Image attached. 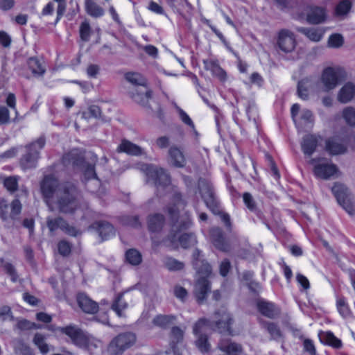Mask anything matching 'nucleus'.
I'll use <instances>...</instances> for the list:
<instances>
[{
	"label": "nucleus",
	"mask_w": 355,
	"mask_h": 355,
	"mask_svg": "<svg viewBox=\"0 0 355 355\" xmlns=\"http://www.w3.org/2000/svg\"><path fill=\"white\" fill-rule=\"evenodd\" d=\"M351 8V3L348 0L341 1L336 8L337 15H343L347 14Z\"/></svg>",
	"instance_id": "nucleus-57"
},
{
	"label": "nucleus",
	"mask_w": 355,
	"mask_h": 355,
	"mask_svg": "<svg viewBox=\"0 0 355 355\" xmlns=\"http://www.w3.org/2000/svg\"><path fill=\"white\" fill-rule=\"evenodd\" d=\"M320 137L307 135H305L301 143V147L304 155L311 156L315 151Z\"/></svg>",
	"instance_id": "nucleus-23"
},
{
	"label": "nucleus",
	"mask_w": 355,
	"mask_h": 355,
	"mask_svg": "<svg viewBox=\"0 0 355 355\" xmlns=\"http://www.w3.org/2000/svg\"><path fill=\"white\" fill-rule=\"evenodd\" d=\"M325 12L324 10L320 7H311L309 12L307 13V21L312 24H318L324 21Z\"/></svg>",
	"instance_id": "nucleus-29"
},
{
	"label": "nucleus",
	"mask_w": 355,
	"mask_h": 355,
	"mask_svg": "<svg viewBox=\"0 0 355 355\" xmlns=\"http://www.w3.org/2000/svg\"><path fill=\"white\" fill-rule=\"evenodd\" d=\"M21 211V204L18 199L14 200L10 206L5 200H0V218L4 222L10 223L15 220Z\"/></svg>",
	"instance_id": "nucleus-10"
},
{
	"label": "nucleus",
	"mask_w": 355,
	"mask_h": 355,
	"mask_svg": "<svg viewBox=\"0 0 355 355\" xmlns=\"http://www.w3.org/2000/svg\"><path fill=\"white\" fill-rule=\"evenodd\" d=\"M128 304L123 300V293H119L116 297L112 304V309L119 316H122V311L127 309Z\"/></svg>",
	"instance_id": "nucleus-44"
},
{
	"label": "nucleus",
	"mask_w": 355,
	"mask_h": 355,
	"mask_svg": "<svg viewBox=\"0 0 355 355\" xmlns=\"http://www.w3.org/2000/svg\"><path fill=\"white\" fill-rule=\"evenodd\" d=\"M89 228L96 230L102 240L107 239L115 234L113 225L107 221L96 222Z\"/></svg>",
	"instance_id": "nucleus-22"
},
{
	"label": "nucleus",
	"mask_w": 355,
	"mask_h": 355,
	"mask_svg": "<svg viewBox=\"0 0 355 355\" xmlns=\"http://www.w3.org/2000/svg\"><path fill=\"white\" fill-rule=\"evenodd\" d=\"M207 327H211V321L205 318H201L194 324L193 332L196 336L203 334L202 331H205Z\"/></svg>",
	"instance_id": "nucleus-50"
},
{
	"label": "nucleus",
	"mask_w": 355,
	"mask_h": 355,
	"mask_svg": "<svg viewBox=\"0 0 355 355\" xmlns=\"http://www.w3.org/2000/svg\"><path fill=\"white\" fill-rule=\"evenodd\" d=\"M343 71L340 68L328 67L323 69L320 83L323 86L324 92H329L335 89L340 83Z\"/></svg>",
	"instance_id": "nucleus-8"
},
{
	"label": "nucleus",
	"mask_w": 355,
	"mask_h": 355,
	"mask_svg": "<svg viewBox=\"0 0 355 355\" xmlns=\"http://www.w3.org/2000/svg\"><path fill=\"white\" fill-rule=\"evenodd\" d=\"M211 321V328L218 331L220 334L233 335L232 324L233 319L230 313L225 307L216 310Z\"/></svg>",
	"instance_id": "nucleus-4"
},
{
	"label": "nucleus",
	"mask_w": 355,
	"mask_h": 355,
	"mask_svg": "<svg viewBox=\"0 0 355 355\" xmlns=\"http://www.w3.org/2000/svg\"><path fill=\"white\" fill-rule=\"evenodd\" d=\"M116 150L119 153H125L128 155L133 156H138L143 154V149L140 146L126 139L121 141Z\"/></svg>",
	"instance_id": "nucleus-25"
},
{
	"label": "nucleus",
	"mask_w": 355,
	"mask_h": 355,
	"mask_svg": "<svg viewBox=\"0 0 355 355\" xmlns=\"http://www.w3.org/2000/svg\"><path fill=\"white\" fill-rule=\"evenodd\" d=\"M312 81L310 78H306L301 80L297 85V94L300 98L307 100L309 98V89L311 87Z\"/></svg>",
	"instance_id": "nucleus-39"
},
{
	"label": "nucleus",
	"mask_w": 355,
	"mask_h": 355,
	"mask_svg": "<svg viewBox=\"0 0 355 355\" xmlns=\"http://www.w3.org/2000/svg\"><path fill=\"white\" fill-rule=\"evenodd\" d=\"M208 209L215 215H220L222 221L224 223L227 231L232 232V224L230 216L227 213H223L220 209V202L216 198L215 195L208 196L204 200Z\"/></svg>",
	"instance_id": "nucleus-13"
},
{
	"label": "nucleus",
	"mask_w": 355,
	"mask_h": 355,
	"mask_svg": "<svg viewBox=\"0 0 355 355\" xmlns=\"http://www.w3.org/2000/svg\"><path fill=\"white\" fill-rule=\"evenodd\" d=\"M343 117L346 123L351 125L355 126V109L352 107H347L343 111Z\"/></svg>",
	"instance_id": "nucleus-53"
},
{
	"label": "nucleus",
	"mask_w": 355,
	"mask_h": 355,
	"mask_svg": "<svg viewBox=\"0 0 355 355\" xmlns=\"http://www.w3.org/2000/svg\"><path fill=\"white\" fill-rule=\"evenodd\" d=\"M210 282L205 277H200L194 286V295L198 303H202L210 292Z\"/></svg>",
	"instance_id": "nucleus-17"
},
{
	"label": "nucleus",
	"mask_w": 355,
	"mask_h": 355,
	"mask_svg": "<svg viewBox=\"0 0 355 355\" xmlns=\"http://www.w3.org/2000/svg\"><path fill=\"white\" fill-rule=\"evenodd\" d=\"M196 345L202 352H207L209 351L210 344L208 343V338L205 334L198 335Z\"/></svg>",
	"instance_id": "nucleus-52"
},
{
	"label": "nucleus",
	"mask_w": 355,
	"mask_h": 355,
	"mask_svg": "<svg viewBox=\"0 0 355 355\" xmlns=\"http://www.w3.org/2000/svg\"><path fill=\"white\" fill-rule=\"evenodd\" d=\"M165 223V218L161 214H154L148 216V227L150 232H159Z\"/></svg>",
	"instance_id": "nucleus-30"
},
{
	"label": "nucleus",
	"mask_w": 355,
	"mask_h": 355,
	"mask_svg": "<svg viewBox=\"0 0 355 355\" xmlns=\"http://www.w3.org/2000/svg\"><path fill=\"white\" fill-rule=\"evenodd\" d=\"M198 188L203 200H205L208 196H212L215 195L211 185L204 179L199 180Z\"/></svg>",
	"instance_id": "nucleus-43"
},
{
	"label": "nucleus",
	"mask_w": 355,
	"mask_h": 355,
	"mask_svg": "<svg viewBox=\"0 0 355 355\" xmlns=\"http://www.w3.org/2000/svg\"><path fill=\"white\" fill-rule=\"evenodd\" d=\"M46 226L51 233H53L60 229L65 234L72 236H76L81 234L78 230L75 227L70 225L67 220L61 216L56 218L48 217L46 218Z\"/></svg>",
	"instance_id": "nucleus-11"
},
{
	"label": "nucleus",
	"mask_w": 355,
	"mask_h": 355,
	"mask_svg": "<svg viewBox=\"0 0 355 355\" xmlns=\"http://www.w3.org/2000/svg\"><path fill=\"white\" fill-rule=\"evenodd\" d=\"M61 184L53 175H45L40 182V190L47 204L53 196L55 197L57 189Z\"/></svg>",
	"instance_id": "nucleus-12"
},
{
	"label": "nucleus",
	"mask_w": 355,
	"mask_h": 355,
	"mask_svg": "<svg viewBox=\"0 0 355 355\" xmlns=\"http://www.w3.org/2000/svg\"><path fill=\"white\" fill-rule=\"evenodd\" d=\"M3 185L8 191L12 193L17 189L18 181L17 178L15 176H10L5 178Z\"/></svg>",
	"instance_id": "nucleus-55"
},
{
	"label": "nucleus",
	"mask_w": 355,
	"mask_h": 355,
	"mask_svg": "<svg viewBox=\"0 0 355 355\" xmlns=\"http://www.w3.org/2000/svg\"><path fill=\"white\" fill-rule=\"evenodd\" d=\"M2 267L4 271L10 276L11 280L14 282L17 281L18 275L15 267L8 262H5L3 263Z\"/></svg>",
	"instance_id": "nucleus-59"
},
{
	"label": "nucleus",
	"mask_w": 355,
	"mask_h": 355,
	"mask_svg": "<svg viewBox=\"0 0 355 355\" xmlns=\"http://www.w3.org/2000/svg\"><path fill=\"white\" fill-rule=\"evenodd\" d=\"M354 96L355 85L349 82L340 89L338 94V100L343 103H346L350 101Z\"/></svg>",
	"instance_id": "nucleus-28"
},
{
	"label": "nucleus",
	"mask_w": 355,
	"mask_h": 355,
	"mask_svg": "<svg viewBox=\"0 0 355 355\" xmlns=\"http://www.w3.org/2000/svg\"><path fill=\"white\" fill-rule=\"evenodd\" d=\"M304 350L310 354V355H315L316 350L313 341L311 339L306 338L303 343Z\"/></svg>",
	"instance_id": "nucleus-64"
},
{
	"label": "nucleus",
	"mask_w": 355,
	"mask_h": 355,
	"mask_svg": "<svg viewBox=\"0 0 355 355\" xmlns=\"http://www.w3.org/2000/svg\"><path fill=\"white\" fill-rule=\"evenodd\" d=\"M218 348L225 355H240L243 352L241 344L232 341L230 339H222L218 343Z\"/></svg>",
	"instance_id": "nucleus-20"
},
{
	"label": "nucleus",
	"mask_w": 355,
	"mask_h": 355,
	"mask_svg": "<svg viewBox=\"0 0 355 355\" xmlns=\"http://www.w3.org/2000/svg\"><path fill=\"white\" fill-rule=\"evenodd\" d=\"M184 331L178 327H173L170 332V345L175 355H181L176 351V345L182 341Z\"/></svg>",
	"instance_id": "nucleus-35"
},
{
	"label": "nucleus",
	"mask_w": 355,
	"mask_h": 355,
	"mask_svg": "<svg viewBox=\"0 0 355 355\" xmlns=\"http://www.w3.org/2000/svg\"><path fill=\"white\" fill-rule=\"evenodd\" d=\"M136 336L133 333L125 332L116 336L110 343V355H121L126 349L135 344Z\"/></svg>",
	"instance_id": "nucleus-7"
},
{
	"label": "nucleus",
	"mask_w": 355,
	"mask_h": 355,
	"mask_svg": "<svg viewBox=\"0 0 355 355\" xmlns=\"http://www.w3.org/2000/svg\"><path fill=\"white\" fill-rule=\"evenodd\" d=\"M126 261L132 266H138L142 261L141 253L135 249H130L125 252Z\"/></svg>",
	"instance_id": "nucleus-42"
},
{
	"label": "nucleus",
	"mask_w": 355,
	"mask_h": 355,
	"mask_svg": "<svg viewBox=\"0 0 355 355\" xmlns=\"http://www.w3.org/2000/svg\"><path fill=\"white\" fill-rule=\"evenodd\" d=\"M297 120L301 121L300 125H296L297 127H302L308 123H312L313 122V115L311 110L308 109H304L300 112V116Z\"/></svg>",
	"instance_id": "nucleus-49"
},
{
	"label": "nucleus",
	"mask_w": 355,
	"mask_h": 355,
	"mask_svg": "<svg viewBox=\"0 0 355 355\" xmlns=\"http://www.w3.org/2000/svg\"><path fill=\"white\" fill-rule=\"evenodd\" d=\"M168 155L172 164L178 168H182L186 164V159L183 153L175 146H171Z\"/></svg>",
	"instance_id": "nucleus-27"
},
{
	"label": "nucleus",
	"mask_w": 355,
	"mask_h": 355,
	"mask_svg": "<svg viewBox=\"0 0 355 355\" xmlns=\"http://www.w3.org/2000/svg\"><path fill=\"white\" fill-rule=\"evenodd\" d=\"M210 239L216 248L222 252H229L232 249L230 243L226 240L223 230L218 227H211L209 230Z\"/></svg>",
	"instance_id": "nucleus-15"
},
{
	"label": "nucleus",
	"mask_w": 355,
	"mask_h": 355,
	"mask_svg": "<svg viewBox=\"0 0 355 355\" xmlns=\"http://www.w3.org/2000/svg\"><path fill=\"white\" fill-rule=\"evenodd\" d=\"M57 330L62 334L67 336L71 343L80 348H89L92 345L90 338L85 332L75 324L65 327H59Z\"/></svg>",
	"instance_id": "nucleus-5"
},
{
	"label": "nucleus",
	"mask_w": 355,
	"mask_h": 355,
	"mask_svg": "<svg viewBox=\"0 0 355 355\" xmlns=\"http://www.w3.org/2000/svg\"><path fill=\"white\" fill-rule=\"evenodd\" d=\"M62 161L64 164H72L77 166H83L85 164L83 155L76 149L65 154L62 157Z\"/></svg>",
	"instance_id": "nucleus-26"
},
{
	"label": "nucleus",
	"mask_w": 355,
	"mask_h": 355,
	"mask_svg": "<svg viewBox=\"0 0 355 355\" xmlns=\"http://www.w3.org/2000/svg\"><path fill=\"white\" fill-rule=\"evenodd\" d=\"M297 31L305 35L309 40L313 42H319L324 35V31L318 28L299 27L297 28Z\"/></svg>",
	"instance_id": "nucleus-32"
},
{
	"label": "nucleus",
	"mask_w": 355,
	"mask_h": 355,
	"mask_svg": "<svg viewBox=\"0 0 355 355\" xmlns=\"http://www.w3.org/2000/svg\"><path fill=\"white\" fill-rule=\"evenodd\" d=\"M309 164L313 166V173L319 178L328 180L338 173L337 166L325 158H312Z\"/></svg>",
	"instance_id": "nucleus-6"
},
{
	"label": "nucleus",
	"mask_w": 355,
	"mask_h": 355,
	"mask_svg": "<svg viewBox=\"0 0 355 355\" xmlns=\"http://www.w3.org/2000/svg\"><path fill=\"white\" fill-rule=\"evenodd\" d=\"M261 324L271 336V338L277 340L282 337V332L278 325L274 322L261 320Z\"/></svg>",
	"instance_id": "nucleus-40"
},
{
	"label": "nucleus",
	"mask_w": 355,
	"mask_h": 355,
	"mask_svg": "<svg viewBox=\"0 0 355 355\" xmlns=\"http://www.w3.org/2000/svg\"><path fill=\"white\" fill-rule=\"evenodd\" d=\"M14 348L16 353H19L22 355H34L30 346L21 339H18L15 342Z\"/></svg>",
	"instance_id": "nucleus-45"
},
{
	"label": "nucleus",
	"mask_w": 355,
	"mask_h": 355,
	"mask_svg": "<svg viewBox=\"0 0 355 355\" xmlns=\"http://www.w3.org/2000/svg\"><path fill=\"white\" fill-rule=\"evenodd\" d=\"M336 305L338 312L343 317L347 318L352 315V312L344 297L338 298Z\"/></svg>",
	"instance_id": "nucleus-48"
},
{
	"label": "nucleus",
	"mask_w": 355,
	"mask_h": 355,
	"mask_svg": "<svg viewBox=\"0 0 355 355\" xmlns=\"http://www.w3.org/2000/svg\"><path fill=\"white\" fill-rule=\"evenodd\" d=\"M85 7L87 13L94 18L101 17L105 13L104 9L94 0H85Z\"/></svg>",
	"instance_id": "nucleus-34"
},
{
	"label": "nucleus",
	"mask_w": 355,
	"mask_h": 355,
	"mask_svg": "<svg viewBox=\"0 0 355 355\" xmlns=\"http://www.w3.org/2000/svg\"><path fill=\"white\" fill-rule=\"evenodd\" d=\"M205 69L210 71L211 73L220 81L224 82L227 79L226 72L220 67L217 60L211 59L204 60Z\"/></svg>",
	"instance_id": "nucleus-24"
},
{
	"label": "nucleus",
	"mask_w": 355,
	"mask_h": 355,
	"mask_svg": "<svg viewBox=\"0 0 355 355\" xmlns=\"http://www.w3.org/2000/svg\"><path fill=\"white\" fill-rule=\"evenodd\" d=\"M10 122V112L5 106H0V125Z\"/></svg>",
	"instance_id": "nucleus-63"
},
{
	"label": "nucleus",
	"mask_w": 355,
	"mask_h": 355,
	"mask_svg": "<svg viewBox=\"0 0 355 355\" xmlns=\"http://www.w3.org/2000/svg\"><path fill=\"white\" fill-rule=\"evenodd\" d=\"M80 198V191L75 184L63 182L57 189L55 204L60 212L72 214L78 208Z\"/></svg>",
	"instance_id": "nucleus-2"
},
{
	"label": "nucleus",
	"mask_w": 355,
	"mask_h": 355,
	"mask_svg": "<svg viewBox=\"0 0 355 355\" xmlns=\"http://www.w3.org/2000/svg\"><path fill=\"white\" fill-rule=\"evenodd\" d=\"M277 44L279 48L285 53L293 51L296 45L294 34L287 29L281 30L278 34Z\"/></svg>",
	"instance_id": "nucleus-16"
},
{
	"label": "nucleus",
	"mask_w": 355,
	"mask_h": 355,
	"mask_svg": "<svg viewBox=\"0 0 355 355\" xmlns=\"http://www.w3.org/2000/svg\"><path fill=\"white\" fill-rule=\"evenodd\" d=\"M193 266L196 272L203 271L202 270L203 266H205L204 272H209L211 271V266L202 259L201 252L198 249H196L193 252Z\"/></svg>",
	"instance_id": "nucleus-33"
},
{
	"label": "nucleus",
	"mask_w": 355,
	"mask_h": 355,
	"mask_svg": "<svg viewBox=\"0 0 355 355\" xmlns=\"http://www.w3.org/2000/svg\"><path fill=\"white\" fill-rule=\"evenodd\" d=\"M344 42L343 37L340 34H333L328 40V45L332 48H339Z\"/></svg>",
	"instance_id": "nucleus-54"
},
{
	"label": "nucleus",
	"mask_w": 355,
	"mask_h": 355,
	"mask_svg": "<svg viewBox=\"0 0 355 355\" xmlns=\"http://www.w3.org/2000/svg\"><path fill=\"white\" fill-rule=\"evenodd\" d=\"M325 150L331 155H338L345 153L347 146L340 139L332 137L326 140Z\"/></svg>",
	"instance_id": "nucleus-21"
},
{
	"label": "nucleus",
	"mask_w": 355,
	"mask_h": 355,
	"mask_svg": "<svg viewBox=\"0 0 355 355\" xmlns=\"http://www.w3.org/2000/svg\"><path fill=\"white\" fill-rule=\"evenodd\" d=\"M130 98L137 103L144 107L151 110L148 105L149 100L151 99L152 91L146 86H140L138 88H132L129 91Z\"/></svg>",
	"instance_id": "nucleus-14"
},
{
	"label": "nucleus",
	"mask_w": 355,
	"mask_h": 355,
	"mask_svg": "<svg viewBox=\"0 0 355 355\" xmlns=\"http://www.w3.org/2000/svg\"><path fill=\"white\" fill-rule=\"evenodd\" d=\"M257 307L263 315L268 318H275L280 314V309L274 303L264 300H259Z\"/></svg>",
	"instance_id": "nucleus-18"
},
{
	"label": "nucleus",
	"mask_w": 355,
	"mask_h": 355,
	"mask_svg": "<svg viewBox=\"0 0 355 355\" xmlns=\"http://www.w3.org/2000/svg\"><path fill=\"white\" fill-rule=\"evenodd\" d=\"M175 107L178 112V114H179V116H180V119H181V121L186 125L191 127L193 130H195L194 123H193V121L191 119V118L189 117V116L180 107L176 105Z\"/></svg>",
	"instance_id": "nucleus-58"
},
{
	"label": "nucleus",
	"mask_w": 355,
	"mask_h": 355,
	"mask_svg": "<svg viewBox=\"0 0 355 355\" xmlns=\"http://www.w3.org/2000/svg\"><path fill=\"white\" fill-rule=\"evenodd\" d=\"M16 327L21 331L30 330L33 329H37L42 328V325L37 324L35 322H32L26 319L18 320Z\"/></svg>",
	"instance_id": "nucleus-51"
},
{
	"label": "nucleus",
	"mask_w": 355,
	"mask_h": 355,
	"mask_svg": "<svg viewBox=\"0 0 355 355\" xmlns=\"http://www.w3.org/2000/svg\"><path fill=\"white\" fill-rule=\"evenodd\" d=\"M146 175L148 181H152L157 189V195L162 196L164 194V191L172 190L171 203L165 209V212L172 223L171 230L168 235V241L175 244L179 241L181 246L188 248L194 245L196 243V236L193 233H184L178 235V233L185 230L192 225L190 215L187 211L180 216V209L186 206V201L182 198L181 193L171 185L169 175L162 168L155 166L146 167Z\"/></svg>",
	"instance_id": "nucleus-1"
},
{
	"label": "nucleus",
	"mask_w": 355,
	"mask_h": 355,
	"mask_svg": "<svg viewBox=\"0 0 355 355\" xmlns=\"http://www.w3.org/2000/svg\"><path fill=\"white\" fill-rule=\"evenodd\" d=\"M176 320V316L173 315H157L153 320V323L162 329H167L174 324Z\"/></svg>",
	"instance_id": "nucleus-36"
},
{
	"label": "nucleus",
	"mask_w": 355,
	"mask_h": 355,
	"mask_svg": "<svg viewBox=\"0 0 355 355\" xmlns=\"http://www.w3.org/2000/svg\"><path fill=\"white\" fill-rule=\"evenodd\" d=\"M84 168V176L87 180L96 179L98 180L94 166L91 164L85 163L83 166Z\"/></svg>",
	"instance_id": "nucleus-56"
},
{
	"label": "nucleus",
	"mask_w": 355,
	"mask_h": 355,
	"mask_svg": "<svg viewBox=\"0 0 355 355\" xmlns=\"http://www.w3.org/2000/svg\"><path fill=\"white\" fill-rule=\"evenodd\" d=\"M91 28L88 22H83L80 27V35L83 41L87 42L90 37Z\"/></svg>",
	"instance_id": "nucleus-60"
},
{
	"label": "nucleus",
	"mask_w": 355,
	"mask_h": 355,
	"mask_svg": "<svg viewBox=\"0 0 355 355\" xmlns=\"http://www.w3.org/2000/svg\"><path fill=\"white\" fill-rule=\"evenodd\" d=\"M77 302L81 310L89 314H94L98 310V304L84 293L77 295Z\"/></svg>",
	"instance_id": "nucleus-19"
},
{
	"label": "nucleus",
	"mask_w": 355,
	"mask_h": 355,
	"mask_svg": "<svg viewBox=\"0 0 355 355\" xmlns=\"http://www.w3.org/2000/svg\"><path fill=\"white\" fill-rule=\"evenodd\" d=\"M45 145V139L40 137L34 142L25 146L26 153L21 158L20 164L23 168H35L40 158V151Z\"/></svg>",
	"instance_id": "nucleus-3"
},
{
	"label": "nucleus",
	"mask_w": 355,
	"mask_h": 355,
	"mask_svg": "<svg viewBox=\"0 0 355 355\" xmlns=\"http://www.w3.org/2000/svg\"><path fill=\"white\" fill-rule=\"evenodd\" d=\"M33 343L40 349L43 354H46L49 352V347L46 343V337L40 333H36L34 336Z\"/></svg>",
	"instance_id": "nucleus-41"
},
{
	"label": "nucleus",
	"mask_w": 355,
	"mask_h": 355,
	"mask_svg": "<svg viewBox=\"0 0 355 355\" xmlns=\"http://www.w3.org/2000/svg\"><path fill=\"white\" fill-rule=\"evenodd\" d=\"M243 198L245 205L250 210L254 211L256 209V202L250 193H244L243 195Z\"/></svg>",
	"instance_id": "nucleus-61"
},
{
	"label": "nucleus",
	"mask_w": 355,
	"mask_h": 355,
	"mask_svg": "<svg viewBox=\"0 0 355 355\" xmlns=\"http://www.w3.org/2000/svg\"><path fill=\"white\" fill-rule=\"evenodd\" d=\"M320 340L327 345L339 349L342 347V342L330 331L323 332L320 334Z\"/></svg>",
	"instance_id": "nucleus-37"
},
{
	"label": "nucleus",
	"mask_w": 355,
	"mask_h": 355,
	"mask_svg": "<svg viewBox=\"0 0 355 355\" xmlns=\"http://www.w3.org/2000/svg\"><path fill=\"white\" fill-rule=\"evenodd\" d=\"M27 64L35 76H43L46 71L44 62L36 57L29 58L27 60Z\"/></svg>",
	"instance_id": "nucleus-31"
},
{
	"label": "nucleus",
	"mask_w": 355,
	"mask_h": 355,
	"mask_svg": "<svg viewBox=\"0 0 355 355\" xmlns=\"http://www.w3.org/2000/svg\"><path fill=\"white\" fill-rule=\"evenodd\" d=\"M82 117L85 119H89L92 117L96 119H102L101 110L96 105H90L87 110L82 112Z\"/></svg>",
	"instance_id": "nucleus-47"
},
{
	"label": "nucleus",
	"mask_w": 355,
	"mask_h": 355,
	"mask_svg": "<svg viewBox=\"0 0 355 355\" xmlns=\"http://www.w3.org/2000/svg\"><path fill=\"white\" fill-rule=\"evenodd\" d=\"M338 202L350 215L355 213V203L349 193L347 188L340 183H336L331 189Z\"/></svg>",
	"instance_id": "nucleus-9"
},
{
	"label": "nucleus",
	"mask_w": 355,
	"mask_h": 355,
	"mask_svg": "<svg viewBox=\"0 0 355 355\" xmlns=\"http://www.w3.org/2000/svg\"><path fill=\"white\" fill-rule=\"evenodd\" d=\"M125 78L126 80L130 83L134 87L138 88L140 86H146V79L139 73L128 72L125 73Z\"/></svg>",
	"instance_id": "nucleus-38"
},
{
	"label": "nucleus",
	"mask_w": 355,
	"mask_h": 355,
	"mask_svg": "<svg viewBox=\"0 0 355 355\" xmlns=\"http://www.w3.org/2000/svg\"><path fill=\"white\" fill-rule=\"evenodd\" d=\"M58 248L59 253L64 257L69 255L71 252V247L70 244L65 241H60Z\"/></svg>",
	"instance_id": "nucleus-62"
},
{
	"label": "nucleus",
	"mask_w": 355,
	"mask_h": 355,
	"mask_svg": "<svg viewBox=\"0 0 355 355\" xmlns=\"http://www.w3.org/2000/svg\"><path fill=\"white\" fill-rule=\"evenodd\" d=\"M164 266L170 271H178L184 268V263L173 257H166L164 260Z\"/></svg>",
	"instance_id": "nucleus-46"
}]
</instances>
